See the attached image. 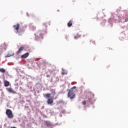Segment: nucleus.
<instances>
[{
  "mask_svg": "<svg viewBox=\"0 0 128 128\" xmlns=\"http://www.w3.org/2000/svg\"><path fill=\"white\" fill-rule=\"evenodd\" d=\"M14 30H16V33L18 34V36H22V32H24V30H20V24H17L16 25L14 26Z\"/></svg>",
  "mask_w": 128,
  "mask_h": 128,
  "instance_id": "f257e3e1",
  "label": "nucleus"
},
{
  "mask_svg": "<svg viewBox=\"0 0 128 128\" xmlns=\"http://www.w3.org/2000/svg\"><path fill=\"white\" fill-rule=\"evenodd\" d=\"M68 96L70 98V100H72L76 98V94H74V92L72 90V89H70L68 93Z\"/></svg>",
  "mask_w": 128,
  "mask_h": 128,
  "instance_id": "f03ea898",
  "label": "nucleus"
},
{
  "mask_svg": "<svg viewBox=\"0 0 128 128\" xmlns=\"http://www.w3.org/2000/svg\"><path fill=\"white\" fill-rule=\"evenodd\" d=\"M6 115L7 116L8 118L12 119L14 118V114H12V111L10 109H7L6 110Z\"/></svg>",
  "mask_w": 128,
  "mask_h": 128,
  "instance_id": "7ed1b4c3",
  "label": "nucleus"
},
{
  "mask_svg": "<svg viewBox=\"0 0 128 128\" xmlns=\"http://www.w3.org/2000/svg\"><path fill=\"white\" fill-rule=\"evenodd\" d=\"M6 90L8 92H10V94H16V92L12 88H6Z\"/></svg>",
  "mask_w": 128,
  "mask_h": 128,
  "instance_id": "20e7f679",
  "label": "nucleus"
},
{
  "mask_svg": "<svg viewBox=\"0 0 128 128\" xmlns=\"http://www.w3.org/2000/svg\"><path fill=\"white\" fill-rule=\"evenodd\" d=\"M47 104H54V98H48L47 100Z\"/></svg>",
  "mask_w": 128,
  "mask_h": 128,
  "instance_id": "39448f33",
  "label": "nucleus"
},
{
  "mask_svg": "<svg viewBox=\"0 0 128 128\" xmlns=\"http://www.w3.org/2000/svg\"><path fill=\"white\" fill-rule=\"evenodd\" d=\"M30 56L28 52H26L21 56V58H26Z\"/></svg>",
  "mask_w": 128,
  "mask_h": 128,
  "instance_id": "423d86ee",
  "label": "nucleus"
},
{
  "mask_svg": "<svg viewBox=\"0 0 128 128\" xmlns=\"http://www.w3.org/2000/svg\"><path fill=\"white\" fill-rule=\"evenodd\" d=\"M24 48V46L20 47V48L18 49V51L17 52L16 54H20V53L22 52Z\"/></svg>",
  "mask_w": 128,
  "mask_h": 128,
  "instance_id": "0eeeda50",
  "label": "nucleus"
},
{
  "mask_svg": "<svg viewBox=\"0 0 128 128\" xmlns=\"http://www.w3.org/2000/svg\"><path fill=\"white\" fill-rule=\"evenodd\" d=\"M6 46L5 44H2L0 46V50H6Z\"/></svg>",
  "mask_w": 128,
  "mask_h": 128,
  "instance_id": "6e6552de",
  "label": "nucleus"
},
{
  "mask_svg": "<svg viewBox=\"0 0 128 128\" xmlns=\"http://www.w3.org/2000/svg\"><path fill=\"white\" fill-rule=\"evenodd\" d=\"M14 54V52H9L5 57L6 58H10V56H12Z\"/></svg>",
  "mask_w": 128,
  "mask_h": 128,
  "instance_id": "1a4fd4ad",
  "label": "nucleus"
},
{
  "mask_svg": "<svg viewBox=\"0 0 128 128\" xmlns=\"http://www.w3.org/2000/svg\"><path fill=\"white\" fill-rule=\"evenodd\" d=\"M72 26V21L70 20L68 23V28H70Z\"/></svg>",
  "mask_w": 128,
  "mask_h": 128,
  "instance_id": "9d476101",
  "label": "nucleus"
},
{
  "mask_svg": "<svg viewBox=\"0 0 128 128\" xmlns=\"http://www.w3.org/2000/svg\"><path fill=\"white\" fill-rule=\"evenodd\" d=\"M4 86H10V82L6 80L4 81Z\"/></svg>",
  "mask_w": 128,
  "mask_h": 128,
  "instance_id": "9b49d317",
  "label": "nucleus"
},
{
  "mask_svg": "<svg viewBox=\"0 0 128 128\" xmlns=\"http://www.w3.org/2000/svg\"><path fill=\"white\" fill-rule=\"evenodd\" d=\"M30 28L32 30L34 31L36 29V26H31Z\"/></svg>",
  "mask_w": 128,
  "mask_h": 128,
  "instance_id": "f8f14e48",
  "label": "nucleus"
},
{
  "mask_svg": "<svg viewBox=\"0 0 128 128\" xmlns=\"http://www.w3.org/2000/svg\"><path fill=\"white\" fill-rule=\"evenodd\" d=\"M0 72H2L3 74H4V72H6V70H4L3 68H0Z\"/></svg>",
  "mask_w": 128,
  "mask_h": 128,
  "instance_id": "ddd939ff",
  "label": "nucleus"
},
{
  "mask_svg": "<svg viewBox=\"0 0 128 128\" xmlns=\"http://www.w3.org/2000/svg\"><path fill=\"white\" fill-rule=\"evenodd\" d=\"M46 98H50V94H45L44 96Z\"/></svg>",
  "mask_w": 128,
  "mask_h": 128,
  "instance_id": "4468645a",
  "label": "nucleus"
},
{
  "mask_svg": "<svg viewBox=\"0 0 128 128\" xmlns=\"http://www.w3.org/2000/svg\"><path fill=\"white\" fill-rule=\"evenodd\" d=\"M52 94H53V96H56V90H52Z\"/></svg>",
  "mask_w": 128,
  "mask_h": 128,
  "instance_id": "2eb2a0df",
  "label": "nucleus"
},
{
  "mask_svg": "<svg viewBox=\"0 0 128 128\" xmlns=\"http://www.w3.org/2000/svg\"><path fill=\"white\" fill-rule=\"evenodd\" d=\"M82 104H84V106H85V104H86V101L84 100L82 102Z\"/></svg>",
  "mask_w": 128,
  "mask_h": 128,
  "instance_id": "dca6fc26",
  "label": "nucleus"
},
{
  "mask_svg": "<svg viewBox=\"0 0 128 128\" xmlns=\"http://www.w3.org/2000/svg\"><path fill=\"white\" fill-rule=\"evenodd\" d=\"M125 22H128V16H126L125 18Z\"/></svg>",
  "mask_w": 128,
  "mask_h": 128,
  "instance_id": "f3484780",
  "label": "nucleus"
},
{
  "mask_svg": "<svg viewBox=\"0 0 128 128\" xmlns=\"http://www.w3.org/2000/svg\"><path fill=\"white\" fill-rule=\"evenodd\" d=\"M75 88H76V86H74L70 90L72 89V90H74Z\"/></svg>",
  "mask_w": 128,
  "mask_h": 128,
  "instance_id": "a211bd4d",
  "label": "nucleus"
},
{
  "mask_svg": "<svg viewBox=\"0 0 128 128\" xmlns=\"http://www.w3.org/2000/svg\"><path fill=\"white\" fill-rule=\"evenodd\" d=\"M90 42H92V44H96V42H94V40H91Z\"/></svg>",
  "mask_w": 128,
  "mask_h": 128,
  "instance_id": "6ab92c4d",
  "label": "nucleus"
},
{
  "mask_svg": "<svg viewBox=\"0 0 128 128\" xmlns=\"http://www.w3.org/2000/svg\"><path fill=\"white\" fill-rule=\"evenodd\" d=\"M78 37L76 36H74V39L75 40H76V38H78Z\"/></svg>",
  "mask_w": 128,
  "mask_h": 128,
  "instance_id": "aec40b11",
  "label": "nucleus"
},
{
  "mask_svg": "<svg viewBox=\"0 0 128 128\" xmlns=\"http://www.w3.org/2000/svg\"><path fill=\"white\" fill-rule=\"evenodd\" d=\"M62 74H64L62 73Z\"/></svg>",
  "mask_w": 128,
  "mask_h": 128,
  "instance_id": "412c9836",
  "label": "nucleus"
},
{
  "mask_svg": "<svg viewBox=\"0 0 128 128\" xmlns=\"http://www.w3.org/2000/svg\"><path fill=\"white\" fill-rule=\"evenodd\" d=\"M44 25H46V24H44Z\"/></svg>",
  "mask_w": 128,
  "mask_h": 128,
  "instance_id": "4be33fe9",
  "label": "nucleus"
}]
</instances>
